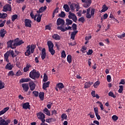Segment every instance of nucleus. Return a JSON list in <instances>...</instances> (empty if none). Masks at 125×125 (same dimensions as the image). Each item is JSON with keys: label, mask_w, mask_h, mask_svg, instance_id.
I'll list each match as a JSON object with an SVG mask.
<instances>
[{"label": "nucleus", "mask_w": 125, "mask_h": 125, "mask_svg": "<svg viewBox=\"0 0 125 125\" xmlns=\"http://www.w3.org/2000/svg\"><path fill=\"white\" fill-rule=\"evenodd\" d=\"M36 47H37L36 44H32L31 45H28L26 47L27 49L24 53L25 56H29V55H31V53H34Z\"/></svg>", "instance_id": "f257e3e1"}, {"label": "nucleus", "mask_w": 125, "mask_h": 125, "mask_svg": "<svg viewBox=\"0 0 125 125\" xmlns=\"http://www.w3.org/2000/svg\"><path fill=\"white\" fill-rule=\"evenodd\" d=\"M41 76V73L40 72L37 71L35 69L32 70L29 73V77L31 79L33 80H36V79H39Z\"/></svg>", "instance_id": "f03ea898"}, {"label": "nucleus", "mask_w": 125, "mask_h": 125, "mask_svg": "<svg viewBox=\"0 0 125 125\" xmlns=\"http://www.w3.org/2000/svg\"><path fill=\"white\" fill-rule=\"evenodd\" d=\"M7 45L8 47H10L12 49L16 48V43L14 42L13 40H10L7 42Z\"/></svg>", "instance_id": "7ed1b4c3"}, {"label": "nucleus", "mask_w": 125, "mask_h": 125, "mask_svg": "<svg viewBox=\"0 0 125 125\" xmlns=\"http://www.w3.org/2000/svg\"><path fill=\"white\" fill-rule=\"evenodd\" d=\"M37 118H38L39 120H41L42 123H45V119H45V116L44 115V114H43L42 112H40L38 113V114H37Z\"/></svg>", "instance_id": "20e7f679"}, {"label": "nucleus", "mask_w": 125, "mask_h": 125, "mask_svg": "<svg viewBox=\"0 0 125 125\" xmlns=\"http://www.w3.org/2000/svg\"><path fill=\"white\" fill-rule=\"evenodd\" d=\"M68 15V18L69 19H72L74 22H77L78 21V18H77V16L76 15L71 12H69Z\"/></svg>", "instance_id": "39448f33"}, {"label": "nucleus", "mask_w": 125, "mask_h": 125, "mask_svg": "<svg viewBox=\"0 0 125 125\" xmlns=\"http://www.w3.org/2000/svg\"><path fill=\"white\" fill-rule=\"evenodd\" d=\"M64 24H65V21L64 20L59 18L57 20V26H61V27H63Z\"/></svg>", "instance_id": "423d86ee"}, {"label": "nucleus", "mask_w": 125, "mask_h": 125, "mask_svg": "<svg viewBox=\"0 0 125 125\" xmlns=\"http://www.w3.org/2000/svg\"><path fill=\"white\" fill-rule=\"evenodd\" d=\"M21 86L24 92H28V90H29V84L27 83H24L21 84Z\"/></svg>", "instance_id": "0eeeda50"}, {"label": "nucleus", "mask_w": 125, "mask_h": 125, "mask_svg": "<svg viewBox=\"0 0 125 125\" xmlns=\"http://www.w3.org/2000/svg\"><path fill=\"white\" fill-rule=\"evenodd\" d=\"M70 9L72 11H74L77 7H80V4L79 3H73L70 5Z\"/></svg>", "instance_id": "6e6552de"}, {"label": "nucleus", "mask_w": 125, "mask_h": 125, "mask_svg": "<svg viewBox=\"0 0 125 125\" xmlns=\"http://www.w3.org/2000/svg\"><path fill=\"white\" fill-rule=\"evenodd\" d=\"M25 26L28 28H31L32 27V21L26 19L24 20Z\"/></svg>", "instance_id": "1a4fd4ad"}, {"label": "nucleus", "mask_w": 125, "mask_h": 125, "mask_svg": "<svg viewBox=\"0 0 125 125\" xmlns=\"http://www.w3.org/2000/svg\"><path fill=\"white\" fill-rule=\"evenodd\" d=\"M64 27H62V26H58L57 27V29L58 30H61L62 32H66V31H68V30H71L72 27L71 26H68V27H66L65 28H64Z\"/></svg>", "instance_id": "9d476101"}, {"label": "nucleus", "mask_w": 125, "mask_h": 125, "mask_svg": "<svg viewBox=\"0 0 125 125\" xmlns=\"http://www.w3.org/2000/svg\"><path fill=\"white\" fill-rule=\"evenodd\" d=\"M83 2V7H85V8H88V7L90 6V4H91L92 1L91 0H86Z\"/></svg>", "instance_id": "9b49d317"}, {"label": "nucleus", "mask_w": 125, "mask_h": 125, "mask_svg": "<svg viewBox=\"0 0 125 125\" xmlns=\"http://www.w3.org/2000/svg\"><path fill=\"white\" fill-rule=\"evenodd\" d=\"M3 11H4V12L11 11V5L9 4L4 5L3 7Z\"/></svg>", "instance_id": "f8f14e48"}, {"label": "nucleus", "mask_w": 125, "mask_h": 125, "mask_svg": "<svg viewBox=\"0 0 125 125\" xmlns=\"http://www.w3.org/2000/svg\"><path fill=\"white\" fill-rule=\"evenodd\" d=\"M29 85L30 87V90L31 91H33V90H35V89L36 88V83H34L33 81H31L29 83Z\"/></svg>", "instance_id": "ddd939ff"}, {"label": "nucleus", "mask_w": 125, "mask_h": 125, "mask_svg": "<svg viewBox=\"0 0 125 125\" xmlns=\"http://www.w3.org/2000/svg\"><path fill=\"white\" fill-rule=\"evenodd\" d=\"M45 57H46V50L43 48L42 50L41 58L42 60H44Z\"/></svg>", "instance_id": "4468645a"}, {"label": "nucleus", "mask_w": 125, "mask_h": 125, "mask_svg": "<svg viewBox=\"0 0 125 125\" xmlns=\"http://www.w3.org/2000/svg\"><path fill=\"white\" fill-rule=\"evenodd\" d=\"M30 107H31V105H30V103L29 102L24 103L22 104V108L25 110H28V109L30 110V109H31Z\"/></svg>", "instance_id": "2eb2a0df"}, {"label": "nucleus", "mask_w": 125, "mask_h": 125, "mask_svg": "<svg viewBox=\"0 0 125 125\" xmlns=\"http://www.w3.org/2000/svg\"><path fill=\"white\" fill-rule=\"evenodd\" d=\"M10 52L7 51L4 55V59L6 61V62H9V60H8V58L9 57L10 55Z\"/></svg>", "instance_id": "dca6fc26"}, {"label": "nucleus", "mask_w": 125, "mask_h": 125, "mask_svg": "<svg viewBox=\"0 0 125 125\" xmlns=\"http://www.w3.org/2000/svg\"><path fill=\"white\" fill-rule=\"evenodd\" d=\"M46 8H47V7L46 6H44V7H41L38 11H37V13H42V12H44Z\"/></svg>", "instance_id": "f3484780"}, {"label": "nucleus", "mask_w": 125, "mask_h": 125, "mask_svg": "<svg viewBox=\"0 0 125 125\" xmlns=\"http://www.w3.org/2000/svg\"><path fill=\"white\" fill-rule=\"evenodd\" d=\"M78 30L74 31L71 33L70 38L71 40L74 41L75 40V38L76 37V35L78 34Z\"/></svg>", "instance_id": "a211bd4d"}, {"label": "nucleus", "mask_w": 125, "mask_h": 125, "mask_svg": "<svg viewBox=\"0 0 125 125\" xmlns=\"http://www.w3.org/2000/svg\"><path fill=\"white\" fill-rule=\"evenodd\" d=\"M9 110V107H5L3 110L0 111V116L5 114Z\"/></svg>", "instance_id": "6ab92c4d"}, {"label": "nucleus", "mask_w": 125, "mask_h": 125, "mask_svg": "<svg viewBox=\"0 0 125 125\" xmlns=\"http://www.w3.org/2000/svg\"><path fill=\"white\" fill-rule=\"evenodd\" d=\"M91 14H90V8H88L87 9V11H86V17L88 19H90L91 18Z\"/></svg>", "instance_id": "aec40b11"}, {"label": "nucleus", "mask_w": 125, "mask_h": 125, "mask_svg": "<svg viewBox=\"0 0 125 125\" xmlns=\"http://www.w3.org/2000/svg\"><path fill=\"white\" fill-rule=\"evenodd\" d=\"M28 82H31V79L30 78H22L20 80V83H28Z\"/></svg>", "instance_id": "412c9836"}, {"label": "nucleus", "mask_w": 125, "mask_h": 125, "mask_svg": "<svg viewBox=\"0 0 125 125\" xmlns=\"http://www.w3.org/2000/svg\"><path fill=\"white\" fill-rule=\"evenodd\" d=\"M32 67V65L31 64L27 63L26 64V67H24L23 68V72L24 73H27L29 71V69Z\"/></svg>", "instance_id": "4be33fe9"}, {"label": "nucleus", "mask_w": 125, "mask_h": 125, "mask_svg": "<svg viewBox=\"0 0 125 125\" xmlns=\"http://www.w3.org/2000/svg\"><path fill=\"white\" fill-rule=\"evenodd\" d=\"M38 95L41 101H43V100L44 99V92H41Z\"/></svg>", "instance_id": "5701e85b"}, {"label": "nucleus", "mask_w": 125, "mask_h": 125, "mask_svg": "<svg viewBox=\"0 0 125 125\" xmlns=\"http://www.w3.org/2000/svg\"><path fill=\"white\" fill-rule=\"evenodd\" d=\"M50 84V82H47V83H43L42 88L45 90L47 87H49V84Z\"/></svg>", "instance_id": "b1692460"}, {"label": "nucleus", "mask_w": 125, "mask_h": 125, "mask_svg": "<svg viewBox=\"0 0 125 125\" xmlns=\"http://www.w3.org/2000/svg\"><path fill=\"white\" fill-rule=\"evenodd\" d=\"M43 113L47 115V116H50V111L47 109V108L45 107L43 110Z\"/></svg>", "instance_id": "393cba45"}, {"label": "nucleus", "mask_w": 125, "mask_h": 125, "mask_svg": "<svg viewBox=\"0 0 125 125\" xmlns=\"http://www.w3.org/2000/svg\"><path fill=\"white\" fill-rule=\"evenodd\" d=\"M52 37L56 41H59L61 39L60 36H59L58 34H54L52 35Z\"/></svg>", "instance_id": "a878e982"}, {"label": "nucleus", "mask_w": 125, "mask_h": 125, "mask_svg": "<svg viewBox=\"0 0 125 125\" xmlns=\"http://www.w3.org/2000/svg\"><path fill=\"white\" fill-rule=\"evenodd\" d=\"M47 45L48 46V49L54 47V44H53L52 42L50 41L47 42Z\"/></svg>", "instance_id": "bb28decb"}, {"label": "nucleus", "mask_w": 125, "mask_h": 125, "mask_svg": "<svg viewBox=\"0 0 125 125\" xmlns=\"http://www.w3.org/2000/svg\"><path fill=\"white\" fill-rule=\"evenodd\" d=\"M13 68V66L11 65L10 62L8 63L5 66V69L7 70H11Z\"/></svg>", "instance_id": "cd10ccee"}, {"label": "nucleus", "mask_w": 125, "mask_h": 125, "mask_svg": "<svg viewBox=\"0 0 125 125\" xmlns=\"http://www.w3.org/2000/svg\"><path fill=\"white\" fill-rule=\"evenodd\" d=\"M91 95L93 97H96L97 99H99L100 96L98 94H95V91H92L91 92Z\"/></svg>", "instance_id": "c85d7f7f"}, {"label": "nucleus", "mask_w": 125, "mask_h": 125, "mask_svg": "<svg viewBox=\"0 0 125 125\" xmlns=\"http://www.w3.org/2000/svg\"><path fill=\"white\" fill-rule=\"evenodd\" d=\"M103 9L100 11V12L101 13H102L103 12H105V11H107L108 10V7L106 6V5L104 4L102 7Z\"/></svg>", "instance_id": "c756f323"}, {"label": "nucleus", "mask_w": 125, "mask_h": 125, "mask_svg": "<svg viewBox=\"0 0 125 125\" xmlns=\"http://www.w3.org/2000/svg\"><path fill=\"white\" fill-rule=\"evenodd\" d=\"M57 87H58L59 89H62V88H64V86L62 83H60L56 84Z\"/></svg>", "instance_id": "7c9ffc66"}, {"label": "nucleus", "mask_w": 125, "mask_h": 125, "mask_svg": "<svg viewBox=\"0 0 125 125\" xmlns=\"http://www.w3.org/2000/svg\"><path fill=\"white\" fill-rule=\"evenodd\" d=\"M5 34H6V31L4 29H1L0 31V37L1 38H4V36H5Z\"/></svg>", "instance_id": "2f4dec72"}, {"label": "nucleus", "mask_w": 125, "mask_h": 125, "mask_svg": "<svg viewBox=\"0 0 125 125\" xmlns=\"http://www.w3.org/2000/svg\"><path fill=\"white\" fill-rule=\"evenodd\" d=\"M63 7L66 12H69L70 11V7H69V5H68V4H64Z\"/></svg>", "instance_id": "473e14b6"}, {"label": "nucleus", "mask_w": 125, "mask_h": 125, "mask_svg": "<svg viewBox=\"0 0 125 125\" xmlns=\"http://www.w3.org/2000/svg\"><path fill=\"white\" fill-rule=\"evenodd\" d=\"M66 25L69 26V25H72L73 24V21L69 19H66Z\"/></svg>", "instance_id": "72a5a7b5"}, {"label": "nucleus", "mask_w": 125, "mask_h": 125, "mask_svg": "<svg viewBox=\"0 0 125 125\" xmlns=\"http://www.w3.org/2000/svg\"><path fill=\"white\" fill-rule=\"evenodd\" d=\"M48 51L51 53V55H54L55 54V50L53 48L48 49Z\"/></svg>", "instance_id": "f704fd0d"}, {"label": "nucleus", "mask_w": 125, "mask_h": 125, "mask_svg": "<svg viewBox=\"0 0 125 125\" xmlns=\"http://www.w3.org/2000/svg\"><path fill=\"white\" fill-rule=\"evenodd\" d=\"M42 14L40 15V14H38V17L37 18V21L38 22V23H40L42 20Z\"/></svg>", "instance_id": "c9c22d12"}, {"label": "nucleus", "mask_w": 125, "mask_h": 125, "mask_svg": "<svg viewBox=\"0 0 125 125\" xmlns=\"http://www.w3.org/2000/svg\"><path fill=\"white\" fill-rule=\"evenodd\" d=\"M67 61L69 64L72 63V56L71 55H68L67 56Z\"/></svg>", "instance_id": "e433bc0d"}, {"label": "nucleus", "mask_w": 125, "mask_h": 125, "mask_svg": "<svg viewBox=\"0 0 125 125\" xmlns=\"http://www.w3.org/2000/svg\"><path fill=\"white\" fill-rule=\"evenodd\" d=\"M7 17V14L6 13H0V18L2 19H4Z\"/></svg>", "instance_id": "4c0bfd02"}, {"label": "nucleus", "mask_w": 125, "mask_h": 125, "mask_svg": "<svg viewBox=\"0 0 125 125\" xmlns=\"http://www.w3.org/2000/svg\"><path fill=\"white\" fill-rule=\"evenodd\" d=\"M59 16L62 18H64L66 16V14L63 11H62L61 13L59 14Z\"/></svg>", "instance_id": "58836bf2"}, {"label": "nucleus", "mask_w": 125, "mask_h": 125, "mask_svg": "<svg viewBox=\"0 0 125 125\" xmlns=\"http://www.w3.org/2000/svg\"><path fill=\"white\" fill-rule=\"evenodd\" d=\"M99 84H100V82L99 81H97L94 84L93 86L95 88H97V87L99 86Z\"/></svg>", "instance_id": "ea45409f"}, {"label": "nucleus", "mask_w": 125, "mask_h": 125, "mask_svg": "<svg viewBox=\"0 0 125 125\" xmlns=\"http://www.w3.org/2000/svg\"><path fill=\"white\" fill-rule=\"evenodd\" d=\"M116 36L117 37V38H118V39H123L124 38H125V33L123 32L122 35H120L118 34L116 35Z\"/></svg>", "instance_id": "a19ab883"}, {"label": "nucleus", "mask_w": 125, "mask_h": 125, "mask_svg": "<svg viewBox=\"0 0 125 125\" xmlns=\"http://www.w3.org/2000/svg\"><path fill=\"white\" fill-rule=\"evenodd\" d=\"M124 91V86L121 85L119 86V89L118 90V92L119 93H122Z\"/></svg>", "instance_id": "79ce46f5"}, {"label": "nucleus", "mask_w": 125, "mask_h": 125, "mask_svg": "<svg viewBox=\"0 0 125 125\" xmlns=\"http://www.w3.org/2000/svg\"><path fill=\"white\" fill-rule=\"evenodd\" d=\"M90 87V84H89V82H87L84 83V88H88Z\"/></svg>", "instance_id": "37998d69"}, {"label": "nucleus", "mask_w": 125, "mask_h": 125, "mask_svg": "<svg viewBox=\"0 0 125 125\" xmlns=\"http://www.w3.org/2000/svg\"><path fill=\"white\" fill-rule=\"evenodd\" d=\"M17 18H18V15H17L16 14L13 15L12 16V21H13V22H14V21H15V20H16Z\"/></svg>", "instance_id": "c03bdc74"}, {"label": "nucleus", "mask_w": 125, "mask_h": 125, "mask_svg": "<svg viewBox=\"0 0 125 125\" xmlns=\"http://www.w3.org/2000/svg\"><path fill=\"white\" fill-rule=\"evenodd\" d=\"M46 123L50 124L51 122H54V118H50L46 120Z\"/></svg>", "instance_id": "a18cd8bd"}, {"label": "nucleus", "mask_w": 125, "mask_h": 125, "mask_svg": "<svg viewBox=\"0 0 125 125\" xmlns=\"http://www.w3.org/2000/svg\"><path fill=\"white\" fill-rule=\"evenodd\" d=\"M4 83L2 82V81H0V89H2V88H4Z\"/></svg>", "instance_id": "49530a36"}, {"label": "nucleus", "mask_w": 125, "mask_h": 125, "mask_svg": "<svg viewBox=\"0 0 125 125\" xmlns=\"http://www.w3.org/2000/svg\"><path fill=\"white\" fill-rule=\"evenodd\" d=\"M22 43H24V42H23V40H20L18 42L16 43V46H18V45H21V44H22Z\"/></svg>", "instance_id": "de8ad7c7"}, {"label": "nucleus", "mask_w": 125, "mask_h": 125, "mask_svg": "<svg viewBox=\"0 0 125 125\" xmlns=\"http://www.w3.org/2000/svg\"><path fill=\"white\" fill-rule=\"evenodd\" d=\"M84 21H85V19L83 17H81L78 19V22H81V23H84Z\"/></svg>", "instance_id": "09e8293b"}, {"label": "nucleus", "mask_w": 125, "mask_h": 125, "mask_svg": "<svg viewBox=\"0 0 125 125\" xmlns=\"http://www.w3.org/2000/svg\"><path fill=\"white\" fill-rule=\"evenodd\" d=\"M97 103H98L99 104H100V107L101 110L103 111V110H104V106H103V104H102V103H101V102L98 101Z\"/></svg>", "instance_id": "8fccbe9b"}, {"label": "nucleus", "mask_w": 125, "mask_h": 125, "mask_svg": "<svg viewBox=\"0 0 125 125\" xmlns=\"http://www.w3.org/2000/svg\"><path fill=\"white\" fill-rule=\"evenodd\" d=\"M108 96H110L111 97H113V98H116V95L114 94V93H113V92H109Z\"/></svg>", "instance_id": "3c124183"}, {"label": "nucleus", "mask_w": 125, "mask_h": 125, "mask_svg": "<svg viewBox=\"0 0 125 125\" xmlns=\"http://www.w3.org/2000/svg\"><path fill=\"white\" fill-rule=\"evenodd\" d=\"M61 57L62 58H65L66 57V53L65 52V50H63L61 53Z\"/></svg>", "instance_id": "603ef678"}, {"label": "nucleus", "mask_w": 125, "mask_h": 125, "mask_svg": "<svg viewBox=\"0 0 125 125\" xmlns=\"http://www.w3.org/2000/svg\"><path fill=\"white\" fill-rule=\"evenodd\" d=\"M22 73L21 72V70L18 71V72L16 73V74H15V76H16L17 77H19L20 76H22Z\"/></svg>", "instance_id": "864d4df0"}, {"label": "nucleus", "mask_w": 125, "mask_h": 125, "mask_svg": "<svg viewBox=\"0 0 125 125\" xmlns=\"http://www.w3.org/2000/svg\"><path fill=\"white\" fill-rule=\"evenodd\" d=\"M112 119L113 121H114V122H116V121H117V120H119V117H117V115H113L112 117Z\"/></svg>", "instance_id": "5fc2aeb1"}, {"label": "nucleus", "mask_w": 125, "mask_h": 125, "mask_svg": "<svg viewBox=\"0 0 125 125\" xmlns=\"http://www.w3.org/2000/svg\"><path fill=\"white\" fill-rule=\"evenodd\" d=\"M7 75L8 76V77H9L10 76H12V77H13V76H15V74H14V72H13V71L11 70L9 72Z\"/></svg>", "instance_id": "6e6d98bb"}, {"label": "nucleus", "mask_w": 125, "mask_h": 125, "mask_svg": "<svg viewBox=\"0 0 125 125\" xmlns=\"http://www.w3.org/2000/svg\"><path fill=\"white\" fill-rule=\"evenodd\" d=\"M10 54L11 55H12V57H13V58H14V57H16V56H17L16 55H15V54H14V51H13V50L10 51Z\"/></svg>", "instance_id": "4d7b16f0"}, {"label": "nucleus", "mask_w": 125, "mask_h": 125, "mask_svg": "<svg viewBox=\"0 0 125 125\" xmlns=\"http://www.w3.org/2000/svg\"><path fill=\"white\" fill-rule=\"evenodd\" d=\"M47 80H48V77H47V75H46V74H44L43 79V82L45 83V82H47Z\"/></svg>", "instance_id": "13d9d810"}, {"label": "nucleus", "mask_w": 125, "mask_h": 125, "mask_svg": "<svg viewBox=\"0 0 125 125\" xmlns=\"http://www.w3.org/2000/svg\"><path fill=\"white\" fill-rule=\"evenodd\" d=\"M87 48L86 47L83 46L81 49V51H82L83 53H85V50H86Z\"/></svg>", "instance_id": "bf43d9fd"}, {"label": "nucleus", "mask_w": 125, "mask_h": 125, "mask_svg": "<svg viewBox=\"0 0 125 125\" xmlns=\"http://www.w3.org/2000/svg\"><path fill=\"white\" fill-rule=\"evenodd\" d=\"M32 93H33V94H34V95L35 97H38V96H39V91H34L32 92Z\"/></svg>", "instance_id": "052dcab7"}, {"label": "nucleus", "mask_w": 125, "mask_h": 125, "mask_svg": "<svg viewBox=\"0 0 125 125\" xmlns=\"http://www.w3.org/2000/svg\"><path fill=\"white\" fill-rule=\"evenodd\" d=\"M94 12H95V9L92 8L91 9L90 14L93 17L94 16Z\"/></svg>", "instance_id": "680f3d73"}, {"label": "nucleus", "mask_w": 125, "mask_h": 125, "mask_svg": "<svg viewBox=\"0 0 125 125\" xmlns=\"http://www.w3.org/2000/svg\"><path fill=\"white\" fill-rule=\"evenodd\" d=\"M69 45H71V46H74L77 44V42L76 41H74L73 42H71L70 43H68Z\"/></svg>", "instance_id": "e2e57ef3"}, {"label": "nucleus", "mask_w": 125, "mask_h": 125, "mask_svg": "<svg viewBox=\"0 0 125 125\" xmlns=\"http://www.w3.org/2000/svg\"><path fill=\"white\" fill-rule=\"evenodd\" d=\"M61 118L62 119L67 120V115H66L65 113H63L62 115Z\"/></svg>", "instance_id": "0e129e2a"}, {"label": "nucleus", "mask_w": 125, "mask_h": 125, "mask_svg": "<svg viewBox=\"0 0 125 125\" xmlns=\"http://www.w3.org/2000/svg\"><path fill=\"white\" fill-rule=\"evenodd\" d=\"M106 79L108 83H111V80L112 79V78L111 77V75H107Z\"/></svg>", "instance_id": "69168bd1"}, {"label": "nucleus", "mask_w": 125, "mask_h": 125, "mask_svg": "<svg viewBox=\"0 0 125 125\" xmlns=\"http://www.w3.org/2000/svg\"><path fill=\"white\" fill-rule=\"evenodd\" d=\"M72 28L73 31H76V30H77V24H76V23H73L72 24Z\"/></svg>", "instance_id": "338daca9"}, {"label": "nucleus", "mask_w": 125, "mask_h": 125, "mask_svg": "<svg viewBox=\"0 0 125 125\" xmlns=\"http://www.w3.org/2000/svg\"><path fill=\"white\" fill-rule=\"evenodd\" d=\"M119 84H125V79H121L120 82L119 83Z\"/></svg>", "instance_id": "774afa93"}]
</instances>
